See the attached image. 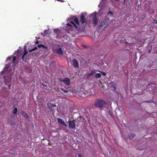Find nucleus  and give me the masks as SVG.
<instances>
[{
    "label": "nucleus",
    "mask_w": 157,
    "mask_h": 157,
    "mask_svg": "<svg viewBox=\"0 0 157 157\" xmlns=\"http://www.w3.org/2000/svg\"><path fill=\"white\" fill-rule=\"evenodd\" d=\"M94 104V106L97 107L99 108H102L105 106L106 102L104 101L98 99L95 101Z\"/></svg>",
    "instance_id": "obj_1"
},
{
    "label": "nucleus",
    "mask_w": 157,
    "mask_h": 157,
    "mask_svg": "<svg viewBox=\"0 0 157 157\" xmlns=\"http://www.w3.org/2000/svg\"><path fill=\"white\" fill-rule=\"evenodd\" d=\"M75 120H69L68 121V122L69 123L68 126L69 127L70 129H73L74 130H75Z\"/></svg>",
    "instance_id": "obj_2"
},
{
    "label": "nucleus",
    "mask_w": 157,
    "mask_h": 157,
    "mask_svg": "<svg viewBox=\"0 0 157 157\" xmlns=\"http://www.w3.org/2000/svg\"><path fill=\"white\" fill-rule=\"evenodd\" d=\"M74 21L78 25V26L76 25L75 23L73 22H71V23L77 29H79L80 30V24H79V20L77 18H75L74 19Z\"/></svg>",
    "instance_id": "obj_3"
},
{
    "label": "nucleus",
    "mask_w": 157,
    "mask_h": 157,
    "mask_svg": "<svg viewBox=\"0 0 157 157\" xmlns=\"http://www.w3.org/2000/svg\"><path fill=\"white\" fill-rule=\"evenodd\" d=\"M80 22H81L82 25H84V26H83L84 27H85V26L86 25V21L85 16L83 14H82L80 16Z\"/></svg>",
    "instance_id": "obj_4"
},
{
    "label": "nucleus",
    "mask_w": 157,
    "mask_h": 157,
    "mask_svg": "<svg viewBox=\"0 0 157 157\" xmlns=\"http://www.w3.org/2000/svg\"><path fill=\"white\" fill-rule=\"evenodd\" d=\"M97 13L96 12H94V13H92L91 15H93V17L92 18L93 22L95 26L97 24L98 22V19L97 17Z\"/></svg>",
    "instance_id": "obj_5"
},
{
    "label": "nucleus",
    "mask_w": 157,
    "mask_h": 157,
    "mask_svg": "<svg viewBox=\"0 0 157 157\" xmlns=\"http://www.w3.org/2000/svg\"><path fill=\"white\" fill-rule=\"evenodd\" d=\"M108 86L112 90L115 91L116 90V83L114 82H111L108 84Z\"/></svg>",
    "instance_id": "obj_6"
},
{
    "label": "nucleus",
    "mask_w": 157,
    "mask_h": 157,
    "mask_svg": "<svg viewBox=\"0 0 157 157\" xmlns=\"http://www.w3.org/2000/svg\"><path fill=\"white\" fill-rule=\"evenodd\" d=\"M109 18L107 17L105 18L101 22V23L103 25V26L105 25L104 27L105 28L108 26L109 24Z\"/></svg>",
    "instance_id": "obj_7"
},
{
    "label": "nucleus",
    "mask_w": 157,
    "mask_h": 157,
    "mask_svg": "<svg viewBox=\"0 0 157 157\" xmlns=\"http://www.w3.org/2000/svg\"><path fill=\"white\" fill-rule=\"evenodd\" d=\"M72 64L75 68H78L79 67L78 62L75 59H73L72 60Z\"/></svg>",
    "instance_id": "obj_8"
},
{
    "label": "nucleus",
    "mask_w": 157,
    "mask_h": 157,
    "mask_svg": "<svg viewBox=\"0 0 157 157\" xmlns=\"http://www.w3.org/2000/svg\"><path fill=\"white\" fill-rule=\"evenodd\" d=\"M60 81L62 82H63L66 85L69 86L70 85V80L68 78H64Z\"/></svg>",
    "instance_id": "obj_9"
},
{
    "label": "nucleus",
    "mask_w": 157,
    "mask_h": 157,
    "mask_svg": "<svg viewBox=\"0 0 157 157\" xmlns=\"http://www.w3.org/2000/svg\"><path fill=\"white\" fill-rule=\"evenodd\" d=\"M57 121L59 124H62L65 127H67V124L64 121H63V119L60 118H58L57 119Z\"/></svg>",
    "instance_id": "obj_10"
},
{
    "label": "nucleus",
    "mask_w": 157,
    "mask_h": 157,
    "mask_svg": "<svg viewBox=\"0 0 157 157\" xmlns=\"http://www.w3.org/2000/svg\"><path fill=\"white\" fill-rule=\"evenodd\" d=\"M56 52L57 54L59 55H61L63 54V52L62 49L61 48H59L56 50Z\"/></svg>",
    "instance_id": "obj_11"
},
{
    "label": "nucleus",
    "mask_w": 157,
    "mask_h": 157,
    "mask_svg": "<svg viewBox=\"0 0 157 157\" xmlns=\"http://www.w3.org/2000/svg\"><path fill=\"white\" fill-rule=\"evenodd\" d=\"M21 113L23 117H25L27 119L29 118V116L26 112H25L24 111H22Z\"/></svg>",
    "instance_id": "obj_12"
},
{
    "label": "nucleus",
    "mask_w": 157,
    "mask_h": 157,
    "mask_svg": "<svg viewBox=\"0 0 157 157\" xmlns=\"http://www.w3.org/2000/svg\"><path fill=\"white\" fill-rule=\"evenodd\" d=\"M38 47L39 48H42L43 49H48V47H46L44 46V45L42 44H38Z\"/></svg>",
    "instance_id": "obj_13"
},
{
    "label": "nucleus",
    "mask_w": 157,
    "mask_h": 157,
    "mask_svg": "<svg viewBox=\"0 0 157 157\" xmlns=\"http://www.w3.org/2000/svg\"><path fill=\"white\" fill-rule=\"evenodd\" d=\"M101 76V74L100 73H97L95 74L94 75V76L96 78H100Z\"/></svg>",
    "instance_id": "obj_14"
},
{
    "label": "nucleus",
    "mask_w": 157,
    "mask_h": 157,
    "mask_svg": "<svg viewBox=\"0 0 157 157\" xmlns=\"http://www.w3.org/2000/svg\"><path fill=\"white\" fill-rule=\"evenodd\" d=\"M104 27V26L102 24L100 23V25L98 26V30H101Z\"/></svg>",
    "instance_id": "obj_15"
},
{
    "label": "nucleus",
    "mask_w": 157,
    "mask_h": 157,
    "mask_svg": "<svg viewBox=\"0 0 157 157\" xmlns=\"http://www.w3.org/2000/svg\"><path fill=\"white\" fill-rule=\"evenodd\" d=\"M17 108H15L13 111V114H16L17 113Z\"/></svg>",
    "instance_id": "obj_16"
},
{
    "label": "nucleus",
    "mask_w": 157,
    "mask_h": 157,
    "mask_svg": "<svg viewBox=\"0 0 157 157\" xmlns=\"http://www.w3.org/2000/svg\"><path fill=\"white\" fill-rule=\"evenodd\" d=\"M37 49V48L36 47L33 48L31 50L29 51V52H31L34 51L36 50Z\"/></svg>",
    "instance_id": "obj_17"
},
{
    "label": "nucleus",
    "mask_w": 157,
    "mask_h": 157,
    "mask_svg": "<svg viewBox=\"0 0 157 157\" xmlns=\"http://www.w3.org/2000/svg\"><path fill=\"white\" fill-rule=\"evenodd\" d=\"M96 73V71L95 70H93L91 71V72L90 73V75H93Z\"/></svg>",
    "instance_id": "obj_18"
},
{
    "label": "nucleus",
    "mask_w": 157,
    "mask_h": 157,
    "mask_svg": "<svg viewBox=\"0 0 157 157\" xmlns=\"http://www.w3.org/2000/svg\"><path fill=\"white\" fill-rule=\"evenodd\" d=\"M60 89L63 91L65 93H67L68 92V91L66 90H65L63 88H60Z\"/></svg>",
    "instance_id": "obj_19"
},
{
    "label": "nucleus",
    "mask_w": 157,
    "mask_h": 157,
    "mask_svg": "<svg viewBox=\"0 0 157 157\" xmlns=\"http://www.w3.org/2000/svg\"><path fill=\"white\" fill-rule=\"evenodd\" d=\"M26 54H27V52H24V53L23 55H22V58H21L23 60H24V57H25V55H26Z\"/></svg>",
    "instance_id": "obj_20"
},
{
    "label": "nucleus",
    "mask_w": 157,
    "mask_h": 157,
    "mask_svg": "<svg viewBox=\"0 0 157 157\" xmlns=\"http://www.w3.org/2000/svg\"><path fill=\"white\" fill-rule=\"evenodd\" d=\"M16 60V57L15 56H14L13 58L12 62L13 63Z\"/></svg>",
    "instance_id": "obj_21"
},
{
    "label": "nucleus",
    "mask_w": 157,
    "mask_h": 157,
    "mask_svg": "<svg viewBox=\"0 0 157 157\" xmlns=\"http://www.w3.org/2000/svg\"><path fill=\"white\" fill-rule=\"evenodd\" d=\"M47 105L48 107V108L50 109L51 111H52V109L51 108V107L49 106V104H47Z\"/></svg>",
    "instance_id": "obj_22"
},
{
    "label": "nucleus",
    "mask_w": 157,
    "mask_h": 157,
    "mask_svg": "<svg viewBox=\"0 0 157 157\" xmlns=\"http://www.w3.org/2000/svg\"><path fill=\"white\" fill-rule=\"evenodd\" d=\"M24 52H27V54L28 53V51H27L26 47L25 46H24Z\"/></svg>",
    "instance_id": "obj_23"
},
{
    "label": "nucleus",
    "mask_w": 157,
    "mask_h": 157,
    "mask_svg": "<svg viewBox=\"0 0 157 157\" xmlns=\"http://www.w3.org/2000/svg\"><path fill=\"white\" fill-rule=\"evenodd\" d=\"M91 75H90V74H87L86 76V79H87L90 77V76Z\"/></svg>",
    "instance_id": "obj_24"
},
{
    "label": "nucleus",
    "mask_w": 157,
    "mask_h": 157,
    "mask_svg": "<svg viewBox=\"0 0 157 157\" xmlns=\"http://www.w3.org/2000/svg\"><path fill=\"white\" fill-rule=\"evenodd\" d=\"M101 73L102 75L104 76H105L106 75V73L105 72H101Z\"/></svg>",
    "instance_id": "obj_25"
},
{
    "label": "nucleus",
    "mask_w": 157,
    "mask_h": 157,
    "mask_svg": "<svg viewBox=\"0 0 157 157\" xmlns=\"http://www.w3.org/2000/svg\"><path fill=\"white\" fill-rule=\"evenodd\" d=\"M108 14H111V15H112L113 14V13L112 11H109V12L108 13Z\"/></svg>",
    "instance_id": "obj_26"
},
{
    "label": "nucleus",
    "mask_w": 157,
    "mask_h": 157,
    "mask_svg": "<svg viewBox=\"0 0 157 157\" xmlns=\"http://www.w3.org/2000/svg\"><path fill=\"white\" fill-rule=\"evenodd\" d=\"M48 31L46 30H45L44 31V33L45 34V35H46L47 34Z\"/></svg>",
    "instance_id": "obj_27"
},
{
    "label": "nucleus",
    "mask_w": 157,
    "mask_h": 157,
    "mask_svg": "<svg viewBox=\"0 0 157 157\" xmlns=\"http://www.w3.org/2000/svg\"><path fill=\"white\" fill-rule=\"evenodd\" d=\"M51 106L53 107H56V105H55V104H52V105H51Z\"/></svg>",
    "instance_id": "obj_28"
},
{
    "label": "nucleus",
    "mask_w": 157,
    "mask_h": 157,
    "mask_svg": "<svg viewBox=\"0 0 157 157\" xmlns=\"http://www.w3.org/2000/svg\"><path fill=\"white\" fill-rule=\"evenodd\" d=\"M135 136H136V135L134 134H132L131 135V137H134Z\"/></svg>",
    "instance_id": "obj_29"
},
{
    "label": "nucleus",
    "mask_w": 157,
    "mask_h": 157,
    "mask_svg": "<svg viewBox=\"0 0 157 157\" xmlns=\"http://www.w3.org/2000/svg\"><path fill=\"white\" fill-rule=\"evenodd\" d=\"M154 22L155 23L157 24V20H154Z\"/></svg>",
    "instance_id": "obj_30"
},
{
    "label": "nucleus",
    "mask_w": 157,
    "mask_h": 157,
    "mask_svg": "<svg viewBox=\"0 0 157 157\" xmlns=\"http://www.w3.org/2000/svg\"><path fill=\"white\" fill-rule=\"evenodd\" d=\"M41 84L43 86H45V87H47V85H44V83H42Z\"/></svg>",
    "instance_id": "obj_31"
},
{
    "label": "nucleus",
    "mask_w": 157,
    "mask_h": 157,
    "mask_svg": "<svg viewBox=\"0 0 157 157\" xmlns=\"http://www.w3.org/2000/svg\"><path fill=\"white\" fill-rule=\"evenodd\" d=\"M57 1L59 2H64V1L63 0H57Z\"/></svg>",
    "instance_id": "obj_32"
},
{
    "label": "nucleus",
    "mask_w": 157,
    "mask_h": 157,
    "mask_svg": "<svg viewBox=\"0 0 157 157\" xmlns=\"http://www.w3.org/2000/svg\"><path fill=\"white\" fill-rule=\"evenodd\" d=\"M57 31V30L56 29H54V33H56V32Z\"/></svg>",
    "instance_id": "obj_33"
},
{
    "label": "nucleus",
    "mask_w": 157,
    "mask_h": 157,
    "mask_svg": "<svg viewBox=\"0 0 157 157\" xmlns=\"http://www.w3.org/2000/svg\"><path fill=\"white\" fill-rule=\"evenodd\" d=\"M78 157H83V156H82L81 155H79Z\"/></svg>",
    "instance_id": "obj_34"
},
{
    "label": "nucleus",
    "mask_w": 157,
    "mask_h": 157,
    "mask_svg": "<svg viewBox=\"0 0 157 157\" xmlns=\"http://www.w3.org/2000/svg\"><path fill=\"white\" fill-rule=\"evenodd\" d=\"M10 86H11V85L10 84L9 85V86H8V88H9V89H10Z\"/></svg>",
    "instance_id": "obj_35"
},
{
    "label": "nucleus",
    "mask_w": 157,
    "mask_h": 157,
    "mask_svg": "<svg viewBox=\"0 0 157 157\" xmlns=\"http://www.w3.org/2000/svg\"><path fill=\"white\" fill-rule=\"evenodd\" d=\"M38 43V41L35 42V44H37Z\"/></svg>",
    "instance_id": "obj_36"
},
{
    "label": "nucleus",
    "mask_w": 157,
    "mask_h": 157,
    "mask_svg": "<svg viewBox=\"0 0 157 157\" xmlns=\"http://www.w3.org/2000/svg\"><path fill=\"white\" fill-rule=\"evenodd\" d=\"M10 58H11V57H9L8 58V59H10Z\"/></svg>",
    "instance_id": "obj_37"
},
{
    "label": "nucleus",
    "mask_w": 157,
    "mask_h": 157,
    "mask_svg": "<svg viewBox=\"0 0 157 157\" xmlns=\"http://www.w3.org/2000/svg\"><path fill=\"white\" fill-rule=\"evenodd\" d=\"M79 118H82V117L81 116H80Z\"/></svg>",
    "instance_id": "obj_38"
},
{
    "label": "nucleus",
    "mask_w": 157,
    "mask_h": 157,
    "mask_svg": "<svg viewBox=\"0 0 157 157\" xmlns=\"http://www.w3.org/2000/svg\"><path fill=\"white\" fill-rule=\"evenodd\" d=\"M144 17H145V15H144V17L142 18H143H143H144Z\"/></svg>",
    "instance_id": "obj_39"
},
{
    "label": "nucleus",
    "mask_w": 157,
    "mask_h": 157,
    "mask_svg": "<svg viewBox=\"0 0 157 157\" xmlns=\"http://www.w3.org/2000/svg\"><path fill=\"white\" fill-rule=\"evenodd\" d=\"M8 68V67H7L6 68V70Z\"/></svg>",
    "instance_id": "obj_40"
},
{
    "label": "nucleus",
    "mask_w": 157,
    "mask_h": 157,
    "mask_svg": "<svg viewBox=\"0 0 157 157\" xmlns=\"http://www.w3.org/2000/svg\"><path fill=\"white\" fill-rule=\"evenodd\" d=\"M45 139H42V140H44Z\"/></svg>",
    "instance_id": "obj_41"
},
{
    "label": "nucleus",
    "mask_w": 157,
    "mask_h": 157,
    "mask_svg": "<svg viewBox=\"0 0 157 157\" xmlns=\"http://www.w3.org/2000/svg\"><path fill=\"white\" fill-rule=\"evenodd\" d=\"M128 138V139H130V138Z\"/></svg>",
    "instance_id": "obj_42"
},
{
    "label": "nucleus",
    "mask_w": 157,
    "mask_h": 157,
    "mask_svg": "<svg viewBox=\"0 0 157 157\" xmlns=\"http://www.w3.org/2000/svg\"><path fill=\"white\" fill-rule=\"evenodd\" d=\"M116 0L117 1H118V0Z\"/></svg>",
    "instance_id": "obj_43"
},
{
    "label": "nucleus",
    "mask_w": 157,
    "mask_h": 157,
    "mask_svg": "<svg viewBox=\"0 0 157 157\" xmlns=\"http://www.w3.org/2000/svg\"><path fill=\"white\" fill-rule=\"evenodd\" d=\"M150 52V50H149V52Z\"/></svg>",
    "instance_id": "obj_44"
}]
</instances>
